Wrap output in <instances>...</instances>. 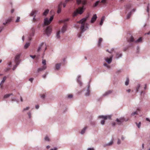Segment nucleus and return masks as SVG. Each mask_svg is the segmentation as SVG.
<instances>
[{"mask_svg":"<svg viewBox=\"0 0 150 150\" xmlns=\"http://www.w3.org/2000/svg\"><path fill=\"white\" fill-rule=\"evenodd\" d=\"M88 18V17L83 18L79 22V23L81 24V29L82 32H83L88 28V24H85V23Z\"/></svg>","mask_w":150,"mask_h":150,"instance_id":"obj_1","label":"nucleus"},{"mask_svg":"<svg viewBox=\"0 0 150 150\" xmlns=\"http://www.w3.org/2000/svg\"><path fill=\"white\" fill-rule=\"evenodd\" d=\"M85 9V8H84L83 6L82 7H79L78 8L76 9L73 13L72 14L73 16L74 17L76 16L78 14H81L83 12Z\"/></svg>","mask_w":150,"mask_h":150,"instance_id":"obj_2","label":"nucleus"},{"mask_svg":"<svg viewBox=\"0 0 150 150\" xmlns=\"http://www.w3.org/2000/svg\"><path fill=\"white\" fill-rule=\"evenodd\" d=\"M134 38H127V41L129 43V45L125 47L123 49V51L125 52L128 49L131 47L133 46L132 42H134Z\"/></svg>","mask_w":150,"mask_h":150,"instance_id":"obj_3","label":"nucleus"},{"mask_svg":"<svg viewBox=\"0 0 150 150\" xmlns=\"http://www.w3.org/2000/svg\"><path fill=\"white\" fill-rule=\"evenodd\" d=\"M69 19L67 18L61 20L59 21V23H64V25L63 26L62 29V32L64 33L66 30V29L67 28V25L66 24V22L68 21H69Z\"/></svg>","mask_w":150,"mask_h":150,"instance_id":"obj_4","label":"nucleus"},{"mask_svg":"<svg viewBox=\"0 0 150 150\" xmlns=\"http://www.w3.org/2000/svg\"><path fill=\"white\" fill-rule=\"evenodd\" d=\"M53 19V16H51L49 20L48 18H45L44 21V24L45 25H47L49 24Z\"/></svg>","mask_w":150,"mask_h":150,"instance_id":"obj_5","label":"nucleus"},{"mask_svg":"<svg viewBox=\"0 0 150 150\" xmlns=\"http://www.w3.org/2000/svg\"><path fill=\"white\" fill-rule=\"evenodd\" d=\"M52 30V27L51 26H48L45 30V32L48 35L50 34Z\"/></svg>","mask_w":150,"mask_h":150,"instance_id":"obj_6","label":"nucleus"},{"mask_svg":"<svg viewBox=\"0 0 150 150\" xmlns=\"http://www.w3.org/2000/svg\"><path fill=\"white\" fill-rule=\"evenodd\" d=\"M111 115H99L98 116V118L99 119H102V120H105L108 119H110L111 118Z\"/></svg>","mask_w":150,"mask_h":150,"instance_id":"obj_7","label":"nucleus"},{"mask_svg":"<svg viewBox=\"0 0 150 150\" xmlns=\"http://www.w3.org/2000/svg\"><path fill=\"white\" fill-rule=\"evenodd\" d=\"M90 86V81H89L88 83V86L87 88L86 92L85 93V95L86 96H88L90 95V91L89 90V88Z\"/></svg>","mask_w":150,"mask_h":150,"instance_id":"obj_8","label":"nucleus"},{"mask_svg":"<svg viewBox=\"0 0 150 150\" xmlns=\"http://www.w3.org/2000/svg\"><path fill=\"white\" fill-rule=\"evenodd\" d=\"M44 44L45 43L44 42H42L39 45L37 50V52H40L42 47L44 45Z\"/></svg>","mask_w":150,"mask_h":150,"instance_id":"obj_9","label":"nucleus"},{"mask_svg":"<svg viewBox=\"0 0 150 150\" xmlns=\"http://www.w3.org/2000/svg\"><path fill=\"white\" fill-rule=\"evenodd\" d=\"M47 68V67L46 66H43L42 67L39 68L37 70L38 72L43 71L45 70Z\"/></svg>","mask_w":150,"mask_h":150,"instance_id":"obj_10","label":"nucleus"},{"mask_svg":"<svg viewBox=\"0 0 150 150\" xmlns=\"http://www.w3.org/2000/svg\"><path fill=\"white\" fill-rule=\"evenodd\" d=\"M77 3L78 4H79L81 2L83 5H85L86 4L87 1L86 0H83L81 1V0H76Z\"/></svg>","mask_w":150,"mask_h":150,"instance_id":"obj_11","label":"nucleus"},{"mask_svg":"<svg viewBox=\"0 0 150 150\" xmlns=\"http://www.w3.org/2000/svg\"><path fill=\"white\" fill-rule=\"evenodd\" d=\"M62 2H61L58 6V10H57V13H60L61 11V8L62 7Z\"/></svg>","mask_w":150,"mask_h":150,"instance_id":"obj_12","label":"nucleus"},{"mask_svg":"<svg viewBox=\"0 0 150 150\" xmlns=\"http://www.w3.org/2000/svg\"><path fill=\"white\" fill-rule=\"evenodd\" d=\"M113 56H110L109 58H107L105 60L106 62H107L108 64H110L112 60V58Z\"/></svg>","mask_w":150,"mask_h":150,"instance_id":"obj_13","label":"nucleus"},{"mask_svg":"<svg viewBox=\"0 0 150 150\" xmlns=\"http://www.w3.org/2000/svg\"><path fill=\"white\" fill-rule=\"evenodd\" d=\"M97 18L96 15V14L94 15L91 18V22L92 23H93L96 21Z\"/></svg>","mask_w":150,"mask_h":150,"instance_id":"obj_14","label":"nucleus"},{"mask_svg":"<svg viewBox=\"0 0 150 150\" xmlns=\"http://www.w3.org/2000/svg\"><path fill=\"white\" fill-rule=\"evenodd\" d=\"M142 38H139V39L135 41L134 40V42H132V45H133V44L134 43H141L142 42Z\"/></svg>","mask_w":150,"mask_h":150,"instance_id":"obj_15","label":"nucleus"},{"mask_svg":"<svg viewBox=\"0 0 150 150\" xmlns=\"http://www.w3.org/2000/svg\"><path fill=\"white\" fill-rule=\"evenodd\" d=\"M21 55L20 54H18L16 55L15 57V62H20L19 59L20 58Z\"/></svg>","mask_w":150,"mask_h":150,"instance_id":"obj_16","label":"nucleus"},{"mask_svg":"<svg viewBox=\"0 0 150 150\" xmlns=\"http://www.w3.org/2000/svg\"><path fill=\"white\" fill-rule=\"evenodd\" d=\"M81 77V76L80 75H79L78 76V79H77V82L79 84L80 86H81L82 85L83 83L80 81V79Z\"/></svg>","mask_w":150,"mask_h":150,"instance_id":"obj_17","label":"nucleus"},{"mask_svg":"<svg viewBox=\"0 0 150 150\" xmlns=\"http://www.w3.org/2000/svg\"><path fill=\"white\" fill-rule=\"evenodd\" d=\"M61 65V63H57L55 65V70H59L60 68Z\"/></svg>","mask_w":150,"mask_h":150,"instance_id":"obj_18","label":"nucleus"},{"mask_svg":"<svg viewBox=\"0 0 150 150\" xmlns=\"http://www.w3.org/2000/svg\"><path fill=\"white\" fill-rule=\"evenodd\" d=\"M112 92V91L111 90H109L108 91L105 92L104 94L103 95V96H107L109 94H110Z\"/></svg>","mask_w":150,"mask_h":150,"instance_id":"obj_19","label":"nucleus"},{"mask_svg":"<svg viewBox=\"0 0 150 150\" xmlns=\"http://www.w3.org/2000/svg\"><path fill=\"white\" fill-rule=\"evenodd\" d=\"M122 53L117 52L116 53V57L117 59H118L122 57Z\"/></svg>","mask_w":150,"mask_h":150,"instance_id":"obj_20","label":"nucleus"},{"mask_svg":"<svg viewBox=\"0 0 150 150\" xmlns=\"http://www.w3.org/2000/svg\"><path fill=\"white\" fill-rule=\"evenodd\" d=\"M88 127L87 126H86L84 127L81 130L80 133L81 134H83L86 130L87 129Z\"/></svg>","mask_w":150,"mask_h":150,"instance_id":"obj_21","label":"nucleus"},{"mask_svg":"<svg viewBox=\"0 0 150 150\" xmlns=\"http://www.w3.org/2000/svg\"><path fill=\"white\" fill-rule=\"evenodd\" d=\"M113 143V141L112 140L110 142L108 143L105 144H104L103 145V146H104V147H105L107 146H111L112 144Z\"/></svg>","mask_w":150,"mask_h":150,"instance_id":"obj_22","label":"nucleus"},{"mask_svg":"<svg viewBox=\"0 0 150 150\" xmlns=\"http://www.w3.org/2000/svg\"><path fill=\"white\" fill-rule=\"evenodd\" d=\"M35 33V30L34 28H32V30L30 31V37L33 36L34 34Z\"/></svg>","mask_w":150,"mask_h":150,"instance_id":"obj_23","label":"nucleus"},{"mask_svg":"<svg viewBox=\"0 0 150 150\" xmlns=\"http://www.w3.org/2000/svg\"><path fill=\"white\" fill-rule=\"evenodd\" d=\"M120 119L122 123L124 121L127 122L129 120L128 118L126 119L124 117H121L120 118Z\"/></svg>","mask_w":150,"mask_h":150,"instance_id":"obj_24","label":"nucleus"},{"mask_svg":"<svg viewBox=\"0 0 150 150\" xmlns=\"http://www.w3.org/2000/svg\"><path fill=\"white\" fill-rule=\"evenodd\" d=\"M103 40L102 38H100L98 42V47H99L100 46L101 44L100 43Z\"/></svg>","mask_w":150,"mask_h":150,"instance_id":"obj_25","label":"nucleus"},{"mask_svg":"<svg viewBox=\"0 0 150 150\" xmlns=\"http://www.w3.org/2000/svg\"><path fill=\"white\" fill-rule=\"evenodd\" d=\"M100 3V1H97L93 5V7H95L97 6L99 3Z\"/></svg>","mask_w":150,"mask_h":150,"instance_id":"obj_26","label":"nucleus"},{"mask_svg":"<svg viewBox=\"0 0 150 150\" xmlns=\"http://www.w3.org/2000/svg\"><path fill=\"white\" fill-rule=\"evenodd\" d=\"M37 12V11L36 10L33 11L30 13V16H33Z\"/></svg>","mask_w":150,"mask_h":150,"instance_id":"obj_27","label":"nucleus"},{"mask_svg":"<svg viewBox=\"0 0 150 150\" xmlns=\"http://www.w3.org/2000/svg\"><path fill=\"white\" fill-rule=\"evenodd\" d=\"M105 19V17L103 16L101 18V21L100 23V25H102Z\"/></svg>","mask_w":150,"mask_h":150,"instance_id":"obj_28","label":"nucleus"},{"mask_svg":"<svg viewBox=\"0 0 150 150\" xmlns=\"http://www.w3.org/2000/svg\"><path fill=\"white\" fill-rule=\"evenodd\" d=\"M116 121L117 122V124L118 125H120L122 123V122L121 121L120 119H119L118 118H117L116 119Z\"/></svg>","mask_w":150,"mask_h":150,"instance_id":"obj_29","label":"nucleus"},{"mask_svg":"<svg viewBox=\"0 0 150 150\" xmlns=\"http://www.w3.org/2000/svg\"><path fill=\"white\" fill-rule=\"evenodd\" d=\"M30 45V44L29 43L27 42L26 43L25 45L24 46V48L25 49L27 48Z\"/></svg>","mask_w":150,"mask_h":150,"instance_id":"obj_30","label":"nucleus"},{"mask_svg":"<svg viewBox=\"0 0 150 150\" xmlns=\"http://www.w3.org/2000/svg\"><path fill=\"white\" fill-rule=\"evenodd\" d=\"M49 10L48 9H46L43 12V15L44 16H46L48 13Z\"/></svg>","mask_w":150,"mask_h":150,"instance_id":"obj_31","label":"nucleus"},{"mask_svg":"<svg viewBox=\"0 0 150 150\" xmlns=\"http://www.w3.org/2000/svg\"><path fill=\"white\" fill-rule=\"evenodd\" d=\"M12 20V19L11 18H9L6 21V23H4L3 24L4 25H5L6 24L10 22Z\"/></svg>","mask_w":150,"mask_h":150,"instance_id":"obj_32","label":"nucleus"},{"mask_svg":"<svg viewBox=\"0 0 150 150\" xmlns=\"http://www.w3.org/2000/svg\"><path fill=\"white\" fill-rule=\"evenodd\" d=\"M129 78L127 77L125 82V85L126 86H127L129 84Z\"/></svg>","mask_w":150,"mask_h":150,"instance_id":"obj_33","label":"nucleus"},{"mask_svg":"<svg viewBox=\"0 0 150 150\" xmlns=\"http://www.w3.org/2000/svg\"><path fill=\"white\" fill-rule=\"evenodd\" d=\"M135 124H136V125L139 128H140V127H141V122H139L138 123H137V122H136Z\"/></svg>","mask_w":150,"mask_h":150,"instance_id":"obj_34","label":"nucleus"},{"mask_svg":"<svg viewBox=\"0 0 150 150\" xmlns=\"http://www.w3.org/2000/svg\"><path fill=\"white\" fill-rule=\"evenodd\" d=\"M6 79V76H4L3 77V79L1 82L2 83H4V82L5 81Z\"/></svg>","mask_w":150,"mask_h":150,"instance_id":"obj_35","label":"nucleus"},{"mask_svg":"<svg viewBox=\"0 0 150 150\" xmlns=\"http://www.w3.org/2000/svg\"><path fill=\"white\" fill-rule=\"evenodd\" d=\"M29 108L30 107H27L25 108H24L23 109L22 111V112H23L25 111L28 110L29 109Z\"/></svg>","mask_w":150,"mask_h":150,"instance_id":"obj_36","label":"nucleus"},{"mask_svg":"<svg viewBox=\"0 0 150 150\" xmlns=\"http://www.w3.org/2000/svg\"><path fill=\"white\" fill-rule=\"evenodd\" d=\"M127 36L129 37V38H133V36L131 35V33L130 32H129L127 33Z\"/></svg>","mask_w":150,"mask_h":150,"instance_id":"obj_37","label":"nucleus"},{"mask_svg":"<svg viewBox=\"0 0 150 150\" xmlns=\"http://www.w3.org/2000/svg\"><path fill=\"white\" fill-rule=\"evenodd\" d=\"M103 65L105 66L108 69H110V66L108 65V64L106 63H104Z\"/></svg>","mask_w":150,"mask_h":150,"instance_id":"obj_38","label":"nucleus"},{"mask_svg":"<svg viewBox=\"0 0 150 150\" xmlns=\"http://www.w3.org/2000/svg\"><path fill=\"white\" fill-rule=\"evenodd\" d=\"M131 12H130L129 13L127 14V19H129L130 18L131 16Z\"/></svg>","mask_w":150,"mask_h":150,"instance_id":"obj_39","label":"nucleus"},{"mask_svg":"<svg viewBox=\"0 0 150 150\" xmlns=\"http://www.w3.org/2000/svg\"><path fill=\"white\" fill-rule=\"evenodd\" d=\"M11 100L12 101H16L17 102H18V101L16 99V98H15V97H14V98H12L11 99Z\"/></svg>","mask_w":150,"mask_h":150,"instance_id":"obj_40","label":"nucleus"},{"mask_svg":"<svg viewBox=\"0 0 150 150\" xmlns=\"http://www.w3.org/2000/svg\"><path fill=\"white\" fill-rule=\"evenodd\" d=\"M40 96L41 98L43 99H44L45 97V96L44 94L40 95Z\"/></svg>","mask_w":150,"mask_h":150,"instance_id":"obj_41","label":"nucleus"},{"mask_svg":"<svg viewBox=\"0 0 150 150\" xmlns=\"http://www.w3.org/2000/svg\"><path fill=\"white\" fill-rule=\"evenodd\" d=\"M105 121L103 120H102L100 121V124L102 125H103L105 124Z\"/></svg>","mask_w":150,"mask_h":150,"instance_id":"obj_42","label":"nucleus"},{"mask_svg":"<svg viewBox=\"0 0 150 150\" xmlns=\"http://www.w3.org/2000/svg\"><path fill=\"white\" fill-rule=\"evenodd\" d=\"M28 115L29 118H31V113L30 112H29L28 113Z\"/></svg>","mask_w":150,"mask_h":150,"instance_id":"obj_43","label":"nucleus"},{"mask_svg":"<svg viewBox=\"0 0 150 150\" xmlns=\"http://www.w3.org/2000/svg\"><path fill=\"white\" fill-rule=\"evenodd\" d=\"M45 140L47 141H50L49 138L47 136H46L45 138Z\"/></svg>","mask_w":150,"mask_h":150,"instance_id":"obj_44","label":"nucleus"},{"mask_svg":"<svg viewBox=\"0 0 150 150\" xmlns=\"http://www.w3.org/2000/svg\"><path fill=\"white\" fill-rule=\"evenodd\" d=\"M10 96L9 94H6L4 96V98H7Z\"/></svg>","mask_w":150,"mask_h":150,"instance_id":"obj_45","label":"nucleus"},{"mask_svg":"<svg viewBox=\"0 0 150 150\" xmlns=\"http://www.w3.org/2000/svg\"><path fill=\"white\" fill-rule=\"evenodd\" d=\"M42 64L44 66H45L46 64V61L45 60H43L42 61Z\"/></svg>","mask_w":150,"mask_h":150,"instance_id":"obj_46","label":"nucleus"},{"mask_svg":"<svg viewBox=\"0 0 150 150\" xmlns=\"http://www.w3.org/2000/svg\"><path fill=\"white\" fill-rule=\"evenodd\" d=\"M139 49H140L139 47V46H137V50H136L137 53H138L139 52Z\"/></svg>","mask_w":150,"mask_h":150,"instance_id":"obj_47","label":"nucleus"},{"mask_svg":"<svg viewBox=\"0 0 150 150\" xmlns=\"http://www.w3.org/2000/svg\"><path fill=\"white\" fill-rule=\"evenodd\" d=\"M137 113L136 111H135L133 112H132L131 114V115L132 116H134V115H137Z\"/></svg>","mask_w":150,"mask_h":150,"instance_id":"obj_48","label":"nucleus"},{"mask_svg":"<svg viewBox=\"0 0 150 150\" xmlns=\"http://www.w3.org/2000/svg\"><path fill=\"white\" fill-rule=\"evenodd\" d=\"M140 85H139L137 87V88H136V92H137L139 90V88H140Z\"/></svg>","mask_w":150,"mask_h":150,"instance_id":"obj_49","label":"nucleus"},{"mask_svg":"<svg viewBox=\"0 0 150 150\" xmlns=\"http://www.w3.org/2000/svg\"><path fill=\"white\" fill-rule=\"evenodd\" d=\"M15 62L16 63V64L15 65V66H16V67H17L20 64V62Z\"/></svg>","mask_w":150,"mask_h":150,"instance_id":"obj_50","label":"nucleus"},{"mask_svg":"<svg viewBox=\"0 0 150 150\" xmlns=\"http://www.w3.org/2000/svg\"><path fill=\"white\" fill-rule=\"evenodd\" d=\"M121 143V141L119 139H117V144L118 145L120 144Z\"/></svg>","mask_w":150,"mask_h":150,"instance_id":"obj_51","label":"nucleus"},{"mask_svg":"<svg viewBox=\"0 0 150 150\" xmlns=\"http://www.w3.org/2000/svg\"><path fill=\"white\" fill-rule=\"evenodd\" d=\"M73 96L72 94H69L68 96V98H72Z\"/></svg>","mask_w":150,"mask_h":150,"instance_id":"obj_52","label":"nucleus"},{"mask_svg":"<svg viewBox=\"0 0 150 150\" xmlns=\"http://www.w3.org/2000/svg\"><path fill=\"white\" fill-rule=\"evenodd\" d=\"M20 19V17H17V19L16 20V23L18 22L19 21Z\"/></svg>","mask_w":150,"mask_h":150,"instance_id":"obj_53","label":"nucleus"},{"mask_svg":"<svg viewBox=\"0 0 150 150\" xmlns=\"http://www.w3.org/2000/svg\"><path fill=\"white\" fill-rule=\"evenodd\" d=\"M107 0H102L101 1H100V3H102L104 4L105 3H106V1Z\"/></svg>","mask_w":150,"mask_h":150,"instance_id":"obj_54","label":"nucleus"},{"mask_svg":"<svg viewBox=\"0 0 150 150\" xmlns=\"http://www.w3.org/2000/svg\"><path fill=\"white\" fill-rule=\"evenodd\" d=\"M67 2H66V1H65V2L63 4H62V5H63V6L64 7H65L66 5V4Z\"/></svg>","mask_w":150,"mask_h":150,"instance_id":"obj_55","label":"nucleus"},{"mask_svg":"<svg viewBox=\"0 0 150 150\" xmlns=\"http://www.w3.org/2000/svg\"><path fill=\"white\" fill-rule=\"evenodd\" d=\"M34 80V79L33 78H31L29 79V80L30 81L31 83L33 82V80Z\"/></svg>","mask_w":150,"mask_h":150,"instance_id":"obj_56","label":"nucleus"},{"mask_svg":"<svg viewBox=\"0 0 150 150\" xmlns=\"http://www.w3.org/2000/svg\"><path fill=\"white\" fill-rule=\"evenodd\" d=\"M30 56L32 58H33V59H34L35 57H36V55H30Z\"/></svg>","mask_w":150,"mask_h":150,"instance_id":"obj_57","label":"nucleus"},{"mask_svg":"<svg viewBox=\"0 0 150 150\" xmlns=\"http://www.w3.org/2000/svg\"><path fill=\"white\" fill-rule=\"evenodd\" d=\"M10 68H6V69H4V71L5 72H7L9 71L10 69Z\"/></svg>","mask_w":150,"mask_h":150,"instance_id":"obj_58","label":"nucleus"},{"mask_svg":"<svg viewBox=\"0 0 150 150\" xmlns=\"http://www.w3.org/2000/svg\"><path fill=\"white\" fill-rule=\"evenodd\" d=\"M60 31H59L57 32V36L58 38L59 37V34H60Z\"/></svg>","mask_w":150,"mask_h":150,"instance_id":"obj_59","label":"nucleus"},{"mask_svg":"<svg viewBox=\"0 0 150 150\" xmlns=\"http://www.w3.org/2000/svg\"><path fill=\"white\" fill-rule=\"evenodd\" d=\"M149 4H148V6H147V11L148 12H149Z\"/></svg>","mask_w":150,"mask_h":150,"instance_id":"obj_60","label":"nucleus"},{"mask_svg":"<svg viewBox=\"0 0 150 150\" xmlns=\"http://www.w3.org/2000/svg\"><path fill=\"white\" fill-rule=\"evenodd\" d=\"M131 7V5L130 4H128L127 6V8L129 9Z\"/></svg>","mask_w":150,"mask_h":150,"instance_id":"obj_61","label":"nucleus"},{"mask_svg":"<svg viewBox=\"0 0 150 150\" xmlns=\"http://www.w3.org/2000/svg\"><path fill=\"white\" fill-rule=\"evenodd\" d=\"M57 147H54L53 148H52L50 150H57Z\"/></svg>","mask_w":150,"mask_h":150,"instance_id":"obj_62","label":"nucleus"},{"mask_svg":"<svg viewBox=\"0 0 150 150\" xmlns=\"http://www.w3.org/2000/svg\"><path fill=\"white\" fill-rule=\"evenodd\" d=\"M88 150H94V149L93 148H88L87 149Z\"/></svg>","mask_w":150,"mask_h":150,"instance_id":"obj_63","label":"nucleus"},{"mask_svg":"<svg viewBox=\"0 0 150 150\" xmlns=\"http://www.w3.org/2000/svg\"><path fill=\"white\" fill-rule=\"evenodd\" d=\"M146 121H149L150 122V120L149 118H146Z\"/></svg>","mask_w":150,"mask_h":150,"instance_id":"obj_64","label":"nucleus"}]
</instances>
